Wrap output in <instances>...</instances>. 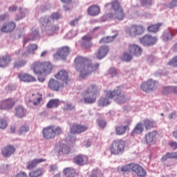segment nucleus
<instances>
[{"label": "nucleus", "mask_w": 177, "mask_h": 177, "mask_svg": "<svg viewBox=\"0 0 177 177\" xmlns=\"http://www.w3.org/2000/svg\"><path fill=\"white\" fill-rule=\"evenodd\" d=\"M162 26V24L159 23L148 26L147 30L149 32H158L160 28Z\"/></svg>", "instance_id": "obj_37"}, {"label": "nucleus", "mask_w": 177, "mask_h": 177, "mask_svg": "<svg viewBox=\"0 0 177 177\" xmlns=\"http://www.w3.org/2000/svg\"><path fill=\"white\" fill-rule=\"evenodd\" d=\"M63 174L66 177H75L77 176V171H75V169L73 167H66L64 169Z\"/></svg>", "instance_id": "obj_32"}, {"label": "nucleus", "mask_w": 177, "mask_h": 177, "mask_svg": "<svg viewBox=\"0 0 177 177\" xmlns=\"http://www.w3.org/2000/svg\"><path fill=\"white\" fill-rule=\"evenodd\" d=\"M55 150L59 156H67V154H70V151H71L70 147L63 143L57 145Z\"/></svg>", "instance_id": "obj_14"}, {"label": "nucleus", "mask_w": 177, "mask_h": 177, "mask_svg": "<svg viewBox=\"0 0 177 177\" xmlns=\"http://www.w3.org/2000/svg\"><path fill=\"white\" fill-rule=\"evenodd\" d=\"M43 138L49 140L50 139H55V133L53 132V126H48L44 127L42 131Z\"/></svg>", "instance_id": "obj_16"}, {"label": "nucleus", "mask_w": 177, "mask_h": 177, "mask_svg": "<svg viewBox=\"0 0 177 177\" xmlns=\"http://www.w3.org/2000/svg\"><path fill=\"white\" fill-rule=\"evenodd\" d=\"M174 37V33L171 30H166L162 35L163 41H171Z\"/></svg>", "instance_id": "obj_41"}, {"label": "nucleus", "mask_w": 177, "mask_h": 177, "mask_svg": "<svg viewBox=\"0 0 177 177\" xmlns=\"http://www.w3.org/2000/svg\"><path fill=\"white\" fill-rule=\"evenodd\" d=\"M63 109L64 110L70 111L74 110V109H75V106L73 105V104H66L64 106Z\"/></svg>", "instance_id": "obj_56"}, {"label": "nucleus", "mask_w": 177, "mask_h": 177, "mask_svg": "<svg viewBox=\"0 0 177 177\" xmlns=\"http://www.w3.org/2000/svg\"><path fill=\"white\" fill-rule=\"evenodd\" d=\"M176 6H177V0H173L170 3H169V9H173V8H175Z\"/></svg>", "instance_id": "obj_61"}, {"label": "nucleus", "mask_w": 177, "mask_h": 177, "mask_svg": "<svg viewBox=\"0 0 177 177\" xmlns=\"http://www.w3.org/2000/svg\"><path fill=\"white\" fill-rule=\"evenodd\" d=\"M12 60V59L10 55H3V57H0V67H6L7 66H9V63H10Z\"/></svg>", "instance_id": "obj_31"}, {"label": "nucleus", "mask_w": 177, "mask_h": 177, "mask_svg": "<svg viewBox=\"0 0 177 177\" xmlns=\"http://www.w3.org/2000/svg\"><path fill=\"white\" fill-rule=\"evenodd\" d=\"M127 131H129V126H119L115 128L116 135L118 136H122V135H124Z\"/></svg>", "instance_id": "obj_33"}, {"label": "nucleus", "mask_w": 177, "mask_h": 177, "mask_svg": "<svg viewBox=\"0 0 177 177\" xmlns=\"http://www.w3.org/2000/svg\"><path fill=\"white\" fill-rule=\"evenodd\" d=\"M145 131V127L142 123H138L133 130L131 131V135H140Z\"/></svg>", "instance_id": "obj_34"}, {"label": "nucleus", "mask_w": 177, "mask_h": 177, "mask_svg": "<svg viewBox=\"0 0 177 177\" xmlns=\"http://www.w3.org/2000/svg\"><path fill=\"white\" fill-rule=\"evenodd\" d=\"M45 161H46V159L44 158H35L27 162L26 168L29 170L34 169V168H37V165H38V164H41V162H45Z\"/></svg>", "instance_id": "obj_18"}, {"label": "nucleus", "mask_w": 177, "mask_h": 177, "mask_svg": "<svg viewBox=\"0 0 177 177\" xmlns=\"http://www.w3.org/2000/svg\"><path fill=\"white\" fill-rule=\"evenodd\" d=\"M16 104L13 99L8 98L0 102V110H11Z\"/></svg>", "instance_id": "obj_12"}, {"label": "nucleus", "mask_w": 177, "mask_h": 177, "mask_svg": "<svg viewBox=\"0 0 177 177\" xmlns=\"http://www.w3.org/2000/svg\"><path fill=\"white\" fill-rule=\"evenodd\" d=\"M74 162L77 165H84L88 162V156L85 155H77L74 158Z\"/></svg>", "instance_id": "obj_28"}, {"label": "nucleus", "mask_w": 177, "mask_h": 177, "mask_svg": "<svg viewBox=\"0 0 177 177\" xmlns=\"http://www.w3.org/2000/svg\"><path fill=\"white\" fill-rule=\"evenodd\" d=\"M97 93V86L95 84H90L82 93V96H89V95H96Z\"/></svg>", "instance_id": "obj_25"}, {"label": "nucleus", "mask_w": 177, "mask_h": 177, "mask_svg": "<svg viewBox=\"0 0 177 177\" xmlns=\"http://www.w3.org/2000/svg\"><path fill=\"white\" fill-rule=\"evenodd\" d=\"M60 104L59 100H51L46 104L47 109H56Z\"/></svg>", "instance_id": "obj_40"}, {"label": "nucleus", "mask_w": 177, "mask_h": 177, "mask_svg": "<svg viewBox=\"0 0 177 177\" xmlns=\"http://www.w3.org/2000/svg\"><path fill=\"white\" fill-rule=\"evenodd\" d=\"M140 44L145 45V46H152L157 42V38L150 35H145L142 37L140 38Z\"/></svg>", "instance_id": "obj_10"}, {"label": "nucleus", "mask_w": 177, "mask_h": 177, "mask_svg": "<svg viewBox=\"0 0 177 177\" xmlns=\"http://www.w3.org/2000/svg\"><path fill=\"white\" fill-rule=\"evenodd\" d=\"M157 133L151 131L145 135V140L147 145H154L156 142Z\"/></svg>", "instance_id": "obj_27"}, {"label": "nucleus", "mask_w": 177, "mask_h": 177, "mask_svg": "<svg viewBox=\"0 0 177 177\" xmlns=\"http://www.w3.org/2000/svg\"><path fill=\"white\" fill-rule=\"evenodd\" d=\"M8 127V122L3 119L0 120V129H5Z\"/></svg>", "instance_id": "obj_55"}, {"label": "nucleus", "mask_w": 177, "mask_h": 177, "mask_svg": "<svg viewBox=\"0 0 177 177\" xmlns=\"http://www.w3.org/2000/svg\"><path fill=\"white\" fill-rule=\"evenodd\" d=\"M90 177H103L102 174H100V173L99 172V171L97 170H93L92 171L91 175L90 176Z\"/></svg>", "instance_id": "obj_58"}, {"label": "nucleus", "mask_w": 177, "mask_h": 177, "mask_svg": "<svg viewBox=\"0 0 177 177\" xmlns=\"http://www.w3.org/2000/svg\"><path fill=\"white\" fill-rule=\"evenodd\" d=\"M16 28V23L11 21L4 24L0 28L1 32H12Z\"/></svg>", "instance_id": "obj_21"}, {"label": "nucleus", "mask_w": 177, "mask_h": 177, "mask_svg": "<svg viewBox=\"0 0 177 177\" xmlns=\"http://www.w3.org/2000/svg\"><path fill=\"white\" fill-rule=\"evenodd\" d=\"M99 44H109L107 41V37H103L99 41Z\"/></svg>", "instance_id": "obj_64"}, {"label": "nucleus", "mask_w": 177, "mask_h": 177, "mask_svg": "<svg viewBox=\"0 0 177 177\" xmlns=\"http://www.w3.org/2000/svg\"><path fill=\"white\" fill-rule=\"evenodd\" d=\"M140 88L143 92L149 93V92H153V91H156L158 88V83L152 79H149L146 82H143L140 84Z\"/></svg>", "instance_id": "obj_6"}, {"label": "nucleus", "mask_w": 177, "mask_h": 177, "mask_svg": "<svg viewBox=\"0 0 177 177\" xmlns=\"http://www.w3.org/2000/svg\"><path fill=\"white\" fill-rule=\"evenodd\" d=\"M31 70L38 75H49L53 71V65L50 62H35L31 67Z\"/></svg>", "instance_id": "obj_3"}, {"label": "nucleus", "mask_w": 177, "mask_h": 177, "mask_svg": "<svg viewBox=\"0 0 177 177\" xmlns=\"http://www.w3.org/2000/svg\"><path fill=\"white\" fill-rule=\"evenodd\" d=\"M9 169V166L8 165H3L1 166V171L2 172H6Z\"/></svg>", "instance_id": "obj_63"}, {"label": "nucleus", "mask_w": 177, "mask_h": 177, "mask_svg": "<svg viewBox=\"0 0 177 177\" xmlns=\"http://www.w3.org/2000/svg\"><path fill=\"white\" fill-rule=\"evenodd\" d=\"M38 50V45L33 44H29L28 46V53H30L32 55H34L35 53V50Z\"/></svg>", "instance_id": "obj_46"}, {"label": "nucleus", "mask_w": 177, "mask_h": 177, "mask_svg": "<svg viewBox=\"0 0 177 177\" xmlns=\"http://www.w3.org/2000/svg\"><path fill=\"white\" fill-rule=\"evenodd\" d=\"M140 3L142 6H151L153 3L152 0H140Z\"/></svg>", "instance_id": "obj_53"}, {"label": "nucleus", "mask_w": 177, "mask_h": 177, "mask_svg": "<svg viewBox=\"0 0 177 177\" xmlns=\"http://www.w3.org/2000/svg\"><path fill=\"white\" fill-rule=\"evenodd\" d=\"M169 146L173 149V150H176L177 149V142L175 141L170 142Z\"/></svg>", "instance_id": "obj_60"}, {"label": "nucleus", "mask_w": 177, "mask_h": 177, "mask_svg": "<svg viewBox=\"0 0 177 177\" xmlns=\"http://www.w3.org/2000/svg\"><path fill=\"white\" fill-rule=\"evenodd\" d=\"M62 15L57 12H53L50 17H44L40 19L39 23L43 27L48 26V23H52V20H59Z\"/></svg>", "instance_id": "obj_9"}, {"label": "nucleus", "mask_w": 177, "mask_h": 177, "mask_svg": "<svg viewBox=\"0 0 177 177\" xmlns=\"http://www.w3.org/2000/svg\"><path fill=\"white\" fill-rule=\"evenodd\" d=\"M107 53H109V47L107 46H102L98 48L95 56L98 60H102V59L106 57Z\"/></svg>", "instance_id": "obj_22"}, {"label": "nucleus", "mask_w": 177, "mask_h": 177, "mask_svg": "<svg viewBox=\"0 0 177 177\" xmlns=\"http://www.w3.org/2000/svg\"><path fill=\"white\" fill-rule=\"evenodd\" d=\"M15 114L17 117H19V118H22V117H24V109L23 106H18L15 109Z\"/></svg>", "instance_id": "obj_44"}, {"label": "nucleus", "mask_w": 177, "mask_h": 177, "mask_svg": "<svg viewBox=\"0 0 177 177\" xmlns=\"http://www.w3.org/2000/svg\"><path fill=\"white\" fill-rule=\"evenodd\" d=\"M85 103L88 104H92L96 102L97 96L94 94H90L88 95H82Z\"/></svg>", "instance_id": "obj_35"}, {"label": "nucleus", "mask_w": 177, "mask_h": 177, "mask_svg": "<svg viewBox=\"0 0 177 177\" xmlns=\"http://www.w3.org/2000/svg\"><path fill=\"white\" fill-rule=\"evenodd\" d=\"M88 131V126L84 124H80L78 123H75L71 126L70 128V135H68V138H71L75 133L80 135V133H82Z\"/></svg>", "instance_id": "obj_7"}, {"label": "nucleus", "mask_w": 177, "mask_h": 177, "mask_svg": "<svg viewBox=\"0 0 177 177\" xmlns=\"http://www.w3.org/2000/svg\"><path fill=\"white\" fill-rule=\"evenodd\" d=\"M19 15H17L15 16V21H19V20H21L23 17H26V14L23 12V8H19Z\"/></svg>", "instance_id": "obj_48"}, {"label": "nucleus", "mask_w": 177, "mask_h": 177, "mask_svg": "<svg viewBox=\"0 0 177 177\" xmlns=\"http://www.w3.org/2000/svg\"><path fill=\"white\" fill-rule=\"evenodd\" d=\"M31 36L33 37L32 38H26L24 39V44L26 45L27 42H30V41H35L37 38L39 36V33L38 32V30H35L31 33Z\"/></svg>", "instance_id": "obj_39"}, {"label": "nucleus", "mask_w": 177, "mask_h": 177, "mask_svg": "<svg viewBox=\"0 0 177 177\" xmlns=\"http://www.w3.org/2000/svg\"><path fill=\"white\" fill-rule=\"evenodd\" d=\"M30 131V127L28 125L21 126L19 130V134L22 135V133H27Z\"/></svg>", "instance_id": "obj_47"}, {"label": "nucleus", "mask_w": 177, "mask_h": 177, "mask_svg": "<svg viewBox=\"0 0 177 177\" xmlns=\"http://www.w3.org/2000/svg\"><path fill=\"white\" fill-rule=\"evenodd\" d=\"M122 60L124 62H131V60H132V54L124 53L122 56Z\"/></svg>", "instance_id": "obj_50"}, {"label": "nucleus", "mask_w": 177, "mask_h": 177, "mask_svg": "<svg viewBox=\"0 0 177 177\" xmlns=\"http://www.w3.org/2000/svg\"><path fill=\"white\" fill-rule=\"evenodd\" d=\"M27 64V61L25 59H17L15 60L13 63V68H20L21 67H24Z\"/></svg>", "instance_id": "obj_36"}, {"label": "nucleus", "mask_w": 177, "mask_h": 177, "mask_svg": "<svg viewBox=\"0 0 177 177\" xmlns=\"http://www.w3.org/2000/svg\"><path fill=\"white\" fill-rule=\"evenodd\" d=\"M168 65L177 68V55L174 56L171 60L169 61Z\"/></svg>", "instance_id": "obj_49"}, {"label": "nucleus", "mask_w": 177, "mask_h": 177, "mask_svg": "<svg viewBox=\"0 0 177 177\" xmlns=\"http://www.w3.org/2000/svg\"><path fill=\"white\" fill-rule=\"evenodd\" d=\"M105 96L98 100V107H107L111 104V99H113L116 103L122 104L129 100L127 95L122 93L121 88H118L113 91H105Z\"/></svg>", "instance_id": "obj_2"}, {"label": "nucleus", "mask_w": 177, "mask_h": 177, "mask_svg": "<svg viewBox=\"0 0 177 177\" xmlns=\"http://www.w3.org/2000/svg\"><path fill=\"white\" fill-rule=\"evenodd\" d=\"M17 10V6H11L8 8V12L13 13V12H16Z\"/></svg>", "instance_id": "obj_62"}, {"label": "nucleus", "mask_w": 177, "mask_h": 177, "mask_svg": "<svg viewBox=\"0 0 177 177\" xmlns=\"http://www.w3.org/2000/svg\"><path fill=\"white\" fill-rule=\"evenodd\" d=\"M62 127H55L53 126V133H54V138H56V136H59V135H62Z\"/></svg>", "instance_id": "obj_51"}, {"label": "nucleus", "mask_w": 177, "mask_h": 177, "mask_svg": "<svg viewBox=\"0 0 177 177\" xmlns=\"http://www.w3.org/2000/svg\"><path fill=\"white\" fill-rule=\"evenodd\" d=\"M135 163H130L129 165H126L121 167V171L122 172H128V171H133V166Z\"/></svg>", "instance_id": "obj_45"}, {"label": "nucleus", "mask_w": 177, "mask_h": 177, "mask_svg": "<svg viewBox=\"0 0 177 177\" xmlns=\"http://www.w3.org/2000/svg\"><path fill=\"white\" fill-rule=\"evenodd\" d=\"M70 53V48L68 46H63L57 50V55L62 57V59H64L67 55Z\"/></svg>", "instance_id": "obj_30"}, {"label": "nucleus", "mask_w": 177, "mask_h": 177, "mask_svg": "<svg viewBox=\"0 0 177 177\" xmlns=\"http://www.w3.org/2000/svg\"><path fill=\"white\" fill-rule=\"evenodd\" d=\"M133 172H134L138 177H145L146 175H147L146 170L142 166L135 163L133 167Z\"/></svg>", "instance_id": "obj_20"}, {"label": "nucleus", "mask_w": 177, "mask_h": 177, "mask_svg": "<svg viewBox=\"0 0 177 177\" xmlns=\"http://www.w3.org/2000/svg\"><path fill=\"white\" fill-rule=\"evenodd\" d=\"M74 66L76 71L80 73V78H86L99 68V64H92L91 59L80 56L75 59Z\"/></svg>", "instance_id": "obj_1"}, {"label": "nucleus", "mask_w": 177, "mask_h": 177, "mask_svg": "<svg viewBox=\"0 0 177 177\" xmlns=\"http://www.w3.org/2000/svg\"><path fill=\"white\" fill-rule=\"evenodd\" d=\"M108 19H113V20H124L125 19V12H124V8H120L113 12H109L106 15Z\"/></svg>", "instance_id": "obj_8"}, {"label": "nucleus", "mask_w": 177, "mask_h": 177, "mask_svg": "<svg viewBox=\"0 0 177 177\" xmlns=\"http://www.w3.org/2000/svg\"><path fill=\"white\" fill-rule=\"evenodd\" d=\"M29 102L33 103L34 106H38V104H40L41 102H42V95L39 94V93L32 94L31 100H30Z\"/></svg>", "instance_id": "obj_29"}, {"label": "nucleus", "mask_w": 177, "mask_h": 177, "mask_svg": "<svg viewBox=\"0 0 177 177\" xmlns=\"http://www.w3.org/2000/svg\"><path fill=\"white\" fill-rule=\"evenodd\" d=\"M97 124L100 128H104L106 125V122L103 119H99L97 120Z\"/></svg>", "instance_id": "obj_59"}, {"label": "nucleus", "mask_w": 177, "mask_h": 177, "mask_svg": "<svg viewBox=\"0 0 177 177\" xmlns=\"http://www.w3.org/2000/svg\"><path fill=\"white\" fill-rule=\"evenodd\" d=\"M41 175H42V169L41 168L32 171L29 173L30 177H39Z\"/></svg>", "instance_id": "obj_43"}, {"label": "nucleus", "mask_w": 177, "mask_h": 177, "mask_svg": "<svg viewBox=\"0 0 177 177\" xmlns=\"http://www.w3.org/2000/svg\"><path fill=\"white\" fill-rule=\"evenodd\" d=\"M144 126L146 129H151L156 127V122L154 120L147 119L144 120Z\"/></svg>", "instance_id": "obj_38"}, {"label": "nucleus", "mask_w": 177, "mask_h": 177, "mask_svg": "<svg viewBox=\"0 0 177 177\" xmlns=\"http://www.w3.org/2000/svg\"><path fill=\"white\" fill-rule=\"evenodd\" d=\"M128 50L132 56H136V57H139L143 53V50L142 48L137 44H130L128 47Z\"/></svg>", "instance_id": "obj_11"}, {"label": "nucleus", "mask_w": 177, "mask_h": 177, "mask_svg": "<svg viewBox=\"0 0 177 177\" xmlns=\"http://www.w3.org/2000/svg\"><path fill=\"white\" fill-rule=\"evenodd\" d=\"M108 74L110 75V77H115V75H117V69L115 68H111L108 71Z\"/></svg>", "instance_id": "obj_54"}, {"label": "nucleus", "mask_w": 177, "mask_h": 177, "mask_svg": "<svg viewBox=\"0 0 177 177\" xmlns=\"http://www.w3.org/2000/svg\"><path fill=\"white\" fill-rule=\"evenodd\" d=\"M105 9H111L113 12H115L122 8L121 6V2L118 0H113L111 3H107L104 5Z\"/></svg>", "instance_id": "obj_17"}, {"label": "nucleus", "mask_w": 177, "mask_h": 177, "mask_svg": "<svg viewBox=\"0 0 177 177\" xmlns=\"http://www.w3.org/2000/svg\"><path fill=\"white\" fill-rule=\"evenodd\" d=\"M18 78L23 82H34L35 77L28 73H21L18 74Z\"/></svg>", "instance_id": "obj_26"}, {"label": "nucleus", "mask_w": 177, "mask_h": 177, "mask_svg": "<svg viewBox=\"0 0 177 177\" xmlns=\"http://www.w3.org/2000/svg\"><path fill=\"white\" fill-rule=\"evenodd\" d=\"M59 30H60L59 26L53 25L48 29V34H50V35H55V34L59 32Z\"/></svg>", "instance_id": "obj_42"}, {"label": "nucleus", "mask_w": 177, "mask_h": 177, "mask_svg": "<svg viewBox=\"0 0 177 177\" xmlns=\"http://www.w3.org/2000/svg\"><path fill=\"white\" fill-rule=\"evenodd\" d=\"M87 14L88 16H99L100 14V7L97 5H92L87 8Z\"/></svg>", "instance_id": "obj_23"}, {"label": "nucleus", "mask_w": 177, "mask_h": 177, "mask_svg": "<svg viewBox=\"0 0 177 177\" xmlns=\"http://www.w3.org/2000/svg\"><path fill=\"white\" fill-rule=\"evenodd\" d=\"M55 78L63 81L64 84H67V81H68V72L66 70H61L55 75Z\"/></svg>", "instance_id": "obj_24"}, {"label": "nucleus", "mask_w": 177, "mask_h": 177, "mask_svg": "<svg viewBox=\"0 0 177 177\" xmlns=\"http://www.w3.org/2000/svg\"><path fill=\"white\" fill-rule=\"evenodd\" d=\"M125 141L122 139L113 140L109 147L111 154H113L114 156H120V154H122V153L125 151Z\"/></svg>", "instance_id": "obj_4"}, {"label": "nucleus", "mask_w": 177, "mask_h": 177, "mask_svg": "<svg viewBox=\"0 0 177 177\" xmlns=\"http://www.w3.org/2000/svg\"><path fill=\"white\" fill-rule=\"evenodd\" d=\"M16 148L13 145H7L1 150V154L5 158L10 157V156L15 154Z\"/></svg>", "instance_id": "obj_19"}, {"label": "nucleus", "mask_w": 177, "mask_h": 177, "mask_svg": "<svg viewBox=\"0 0 177 177\" xmlns=\"http://www.w3.org/2000/svg\"><path fill=\"white\" fill-rule=\"evenodd\" d=\"M173 86H166L164 87L162 90L163 95H169V93H172Z\"/></svg>", "instance_id": "obj_52"}, {"label": "nucleus", "mask_w": 177, "mask_h": 177, "mask_svg": "<svg viewBox=\"0 0 177 177\" xmlns=\"http://www.w3.org/2000/svg\"><path fill=\"white\" fill-rule=\"evenodd\" d=\"M169 158H173L172 157V152L171 153H167L165 155H164L161 160L162 161H167V160H169Z\"/></svg>", "instance_id": "obj_57"}, {"label": "nucleus", "mask_w": 177, "mask_h": 177, "mask_svg": "<svg viewBox=\"0 0 177 177\" xmlns=\"http://www.w3.org/2000/svg\"><path fill=\"white\" fill-rule=\"evenodd\" d=\"M145 26L142 24H131L126 29V34L129 37H138L139 35H143L145 34Z\"/></svg>", "instance_id": "obj_5"}, {"label": "nucleus", "mask_w": 177, "mask_h": 177, "mask_svg": "<svg viewBox=\"0 0 177 177\" xmlns=\"http://www.w3.org/2000/svg\"><path fill=\"white\" fill-rule=\"evenodd\" d=\"M93 37L90 35H86L82 37L81 46L83 49H91L92 48Z\"/></svg>", "instance_id": "obj_15"}, {"label": "nucleus", "mask_w": 177, "mask_h": 177, "mask_svg": "<svg viewBox=\"0 0 177 177\" xmlns=\"http://www.w3.org/2000/svg\"><path fill=\"white\" fill-rule=\"evenodd\" d=\"M63 86H64V83L62 84L59 81L55 79H50L48 84V87L49 88V89L54 92H59V91H60V88H63Z\"/></svg>", "instance_id": "obj_13"}]
</instances>
